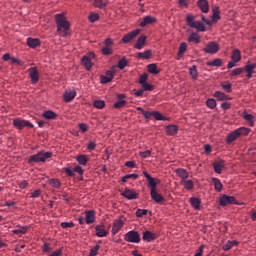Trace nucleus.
Masks as SVG:
<instances>
[{"label": "nucleus", "instance_id": "50", "mask_svg": "<svg viewBox=\"0 0 256 256\" xmlns=\"http://www.w3.org/2000/svg\"><path fill=\"white\" fill-rule=\"evenodd\" d=\"M128 64H129V62L127 61V59H126V58H123V59L119 60V62H118V68L121 69V70H123L125 67L128 66Z\"/></svg>", "mask_w": 256, "mask_h": 256}, {"label": "nucleus", "instance_id": "5", "mask_svg": "<svg viewBox=\"0 0 256 256\" xmlns=\"http://www.w3.org/2000/svg\"><path fill=\"white\" fill-rule=\"evenodd\" d=\"M194 20L195 18L192 14H188L186 16V23L188 26L192 28H196L198 32H205L206 31L205 23L200 21H194Z\"/></svg>", "mask_w": 256, "mask_h": 256}, {"label": "nucleus", "instance_id": "33", "mask_svg": "<svg viewBox=\"0 0 256 256\" xmlns=\"http://www.w3.org/2000/svg\"><path fill=\"white\" fill-rule=\"evenodd\" d=\"M223 65V61L219 58L214 59L213 61L206 62V66L208 67H221Z\"/></svg>", "mask_w": 256, "mask_h": 256}, {"label": "nucleus", "instance_id": "31", "mask_svg": "<svg viewBox=\"0 0 256 256\" xmlns=\"http://www.w3.org/2000/svg\"><path fill=\"white\" fill-rule=\"evenodd\" d=\"M190 203L195 210L201 209V200L199 198L192 197Z\"/></svg>", "mask_w": 256, "mask_h": 256}, {"label": "nucleus", "instance_id": "9", "mask_svg": "<svg viewBox=\"0 0 256 256\" xmlns=\"http://www.w3.org/2000/svg\"><path fill=\"white\" fill-rule=\"evenodd\" d=\"M219 204L225 207L228 205H236L237 201L233 196H227V194H222L219 200Z\"/></svg>", "mask_w": 256, "mask_h": 256}, {"label": "nucleus", "instance_id": "58", "mask_svg": "<svg viewBox=\"0 0 256 256\" xmlns=\"http://www.w3.org/2000/svg\"><path fill=\"white\" fill-rule=\"evenodd\" d=\"M99 249H100L99 245L94 246L91 249L89 256H96V255H98Z\"/></svg>", "mask_w": 256, "mask_h": 256}, {"label": "nucleus", "instance_id": "59", "mask_svg": "<svg viewBox=\"0 0 256 256\" xmlns=\"http://www.w3.org/2000/svg\"><path fill=\"white\" fill-rule=\"evenodd\" d=\"M64 171H65V174H66L68 177H74V176H75L74 169H71V168H64Z\"/></svg>", "mask_w": 256, "mask_h": 256}, {"label": "nucleus", "instance_id": "21", "mask_svg": "<svg viewBox=\"0 0 256 256\" xmlns=\"http://www.w3.org/2000/svg\"><path fill=\"white\" fill-rule=\"evenodd\" d=\"M155 239H156L155 233H153L149 230H146L143 232V241L144 242L150 243V242L155 241Z\"/></svg>", "mask_w": 256, "mask_h": 256}, {"label": "nucleus", "instance_id": "20", "mask_svg": "<svg viewBox=\"0 0 256 256\" xmlns=\"http://www.w3.org/2000/svg\"><path fill=\"white\" fill-rule=\"evenodd\" d=\"M96 235L100 238L106 237L109 232L105 229V225H96L95 226Z\"/></svg>", "mask_w": 256, "mask_h": 256}, {"label": "nucleus", "instance_id": "28", "mask_svg": "<svg viewBox=\"0 0 256 256\" xmlns=\"http://www.w3.org/2000/svg\"><path fill=\"white\" fill-rule=\"evenodd\" d=\"M156 19L154 16H145L144 20L140 23L141 27H146L147 25L154 24Z\"/></svg>", "mask_w": 256, "mask_h": 256}, {"label": "nucleus", "instance_id": "57", "mask_svg": "<svg viewBox=\"0 0 256 256\" xmlns=\"http://www.w3.org/2000/svg\"><path fill=\"white\" fill-rule=\"evenodd\" d=\"M244 73V69L243 68H236L234 69L230 75L233 77V76H238L240 74Z\"/></svg>", "mask_w": 256, "mask_h": 256}, {"label": "nucleus", "instance_id": "23", "mask_svg": "<svg viewBox=\"0 0 256 256\" xmlns=\"http://www.w3.org/2000/svg\"><path fill=\"white\" fill-rule=\"evenodd\" d=\"M146 41H147V36H144V35L140 36L137 39V42L135 43L134 48L137 49V50L143 49L145 47Z\"/></svg>", "mask_w": 256, "mask_h": 256}, {"label": "nucleus", "instance_id": "22", "mask_svg": "<svg viewBox=\"0 0 256 256\" xmlns=\"http://www.w3.org/2000/svg\"><path fill=\"white\" fill-rule=\"evenodd\" d=\"M27 45L31 49H35L37 47H40L41 41L38 38H27Z\"/></svg>", "mask_w": 256, "mask_h": 256}, {"label": "nucleus", "instance_id": "61", "mask_svg": "<svg viewBox=\"0 0 256 256\" xmlns=\"http://www.w3.org/2000/svg\"><path fill=\"white\" fill-rule=\"evenodd\" d=\"M96 147H97V144H96V142H94V141L89 142L88 145H87V149H88L89 151L95 150Z\"/></svg>", "mask_w": 256, "mask_h": 256}, {"label": "nucleus", "instance_id": "49", "mask_svg": "<svg viewBox=\"0 0 256 256\" xmlns=\"http://www.w3.org/2000/svg\"><path fill=\"white\" fill-rule=\"evenodd\" d=\"M93 105L97 109H103V108H105V101H103V100H95Z\"/></svg>", "mask_w": 256, "mask_h": 256}, {"label": "nucleus", "instance_id": "8", "mask_svg": "<svg viewBox=\"0 0 256 256\" xmlns=\"http://www.w3.org/2000/svg\"><path fill=\"white\" fill-rule=\"evenodd\" d=\"M13 125L18 130H22V129H24V127H28V128H33L34 127V124H32V122H30L28 120L21 119V118L14 119L13 120Z\"/></svg>", "mask_w": 256, "mask_h": 256}, {"label": "nucleus", "instance_id": "38", "mask_svg": "<svg viewBox=\"0 0 256 256\" xmlns=\"http://www.w3.org/2000/svg\"><path fill=\"white\" fill-rule=\"evenodd\" d=\"M188 41L190 43L198 44L201 41V38L196 34V32H192V34L188 37Z\"/></svg>", "mask_w": 256, "mask_h": 256}, {"label": "nucleus", "instance_id": "18", "mask_svg": "<svg viewBox=\"0 0 256 256\" xmlns=\"http://www.w3.org/2000/svg\"><path fill=\"white\" fill-rule=\"evenodd\" d=\"M243 72L247 73V77L250 79L254 75V69L256 68V63L247 64L246 66L242 67Z\"/></svg>", "mask_w": 256, "mask_h": 256}, {"label": "nucleus", "instance_id": "16", "mask_svg": "<svg viewBox=\"0 0 256 256\" xmlns=\"http://www.w3.org/2000/svg\"><path fill=\"white\" fill-rule=\"evenodd\" d=\"M122 197L127 198L129 200L137 199L138 193L133 189H126L122 192Z\"/></svg>", "mask_w": 256, "mask_h": 256}, {"label": "nucleus", "instance_id": "52", "mask_svg": "<svg viewBox=\"0 0 256 256\" xmlns=\"http://www.w3.org/2000/svg\"><path fill=\"white\" fill-rule=\"evenodd\" d=\"M126 105H127V101L126 100H119V101L114 103V108L120 109V108H123Z\"/></svg>", "mask_w": 256, "mask_h": 256}, {"label": "nucleus", "instance_id": "41", "mask_svg": "<svg viewBox=\"0 0 256 256\" xmlns=\"http://www.w3.org/2000/svg\"><path fill=\"white\" fill-rule=\"evenodd\" d=\"M88 161L89 158L86 154H80V156L77 157V162H79L80 165H86Z\"/></svg>", "mask_w": 256, "mask_h": 256}, {"label": "nucleus", "instance_id": "36", "mask_svg": "<svg viewBox=\"0 0 256 256\" xmlns=\"http://www.w3.org/2000/svg\"><path fill=\"white\" fill-rule=\"evenodd\" d=\"M180 183L182 186H184L186 190H192L194 188V182L191 180H187V178L184 181H181Z\"/></svg>", "mask_w": 256, "mask_h": 256}, {"label": "nucleus", "instance_id": "7", "mask_svg": "<svg viewBox=\"0 0 256 256\" xmlns=\"http://www.w3.org/2000/svg\"><path fill=\"white\" fill-rule=\"evenodd\" d=\"M126 242L129 243H140L141 242V236L140 233L137 231H129L125 234L124 237Z\"/></svg>", "mask_w": 256, "mask_h": 256}, {"label": "nucleus", "instance_id": "26", "mask_svg": "<svg viewBox=\"0 0 256 256\" xmlns=\"http://www.w3.org/2000/svg\"><path fill=\"white\" fill-rule=\"evenodd\" d=\"M77 96V92L76 91H73V90H69V91H66L63 95L64 97V100L66 102H70L72 101L73 99H75V97Z\"/></svg>", "mask_w": 256, "mask_h": 256}, {"label": "nucleus", "instance_id": "43", "mask_svg": "<svg viewBox=\"0 0 256 256\" xmlns=\"http://www.w3.org/2000/svg\"><path fill=\"white\" fill-rule=\"evenodd\" d=\"M138 58L141 59H149L152 56V51L151 50H147L145 52H140L137 54Z\"/></svg>", "mask_w": 256, "mask_h": 256}, {"label": "nucleus", "instance_id": "45", "mask_svg": "<svg viewBox=\"0 0 256 256\" xmlns=\"http://www.w3.org/2000/svg\"><path fill=\"white\" fill-rule=\"evenodd\" d=\"M27 230H28L27 226H22V227L19 226V229L13 230L12 233L15 235H18V234L24 235L26 234Z\"/></svg>", "mask_w": 256, "mask_h": 256}, {"label": "nucleus", "instance_id": "60", "mask_svg": "<svg viewBox=\"0 0 256 256\" xmlns=\"http://www.w3.org/2000/svg\"><path fill=\"white\" fill-rule=\"evenodd\" d=\"M233 248L232 246V242L231 241H227L225 245L222 246V249L224 251H229Z\"/></svg>", "mask_w": 256, "mask_h": 256}, {"label": "nucleus", "instance_id": "12", "mask_svg": "<svg viewBox=\"0 0 256 256\" xmlns=\"http://www.w3.org/2000/svg\"><path fill=\"white\" fill-rule=\"evenodd\" d=\"M95 58V54L94 53H90L89 56L85 55L82 58V64L85 66L87 71H91V68L93 66V63L91 61V59Z\"/></svg>", "mask_w": 256, "mask_h": 256}, {"label": "nucleus", "instance_id": "47", "mask_svg": "<svg viewBox=\"0 0 256 256\" xmlns=\"http://www.w3.org/2000/svg\"><path fill=\"white\" fill-rule=\"evenodd\" d=\"M139 178V175L138 174H127L125 176L122 177V182L125 183L127 182V180L129 179H133V180H136Z\"/></svg>", "mask_w": 256, "mask_h": 256}, {"label": "nucleus", "instance_id": "24", "mask_svg": "<svg viewBox=\"0 0 256 256\" xmlns=\"http://www.w3.org/2000/svg\"><path fill=\"white\" fill-rule=\"evenodd\" d=\"M124 226V222L122 220H115L114 221V225H113V235H116L120 232V230L122 229V227Z\"/></svg>", "mask_w": 256, "mask_h": 256}, {"label": "nucleus", "instance_id": "29", "mask_svg": "<svg viewBox=\"0 0 256 256\" xmlns=\"http://www.w3.org/2000/svg\"><path fill=\"white\" fill-rule=\"evenodd\" d=\"M43 117L46 118V119H49V120H53V119H56L58 114L55 113L54 111L52 110H46L43 112Z\"/></svg>", "mask_w": 256, "mask_h": 256}, {"label": "nucleus", "instance_id": "14", "mask_svg": "<svg viewBox=\"0 0 256 256\" xmlns=\"http://www.w3.org/2000/svg\"><path fill=\"white\" fill-rule=\"evenodd\" d=\"M30 80L32 83L36 84L40 80V73L36 67H31L29 69Z\"/></svg>", "mask_w": 256, "mask_h": 256}, {"label": "nucleus", "instance_id": "2", "mask_svg": "<svg viewBox=\"0 0 256 256\" xmlns=\"http://www.w3.org/2000/svg\"><path fill=\"white\" fill-rule=\"evenodd\" d=\"M54 19L57 24L58 35L61 37H67L69 35V28H70V23L67 19V16H65V14L63 13H60V14H56L54 16Z\"/></svg>", "mask_w": 256, "mask_h": 256}, {"label": "nucleus", "instance_id": "42", "mask_svg": "<svg viewBox=\"0 0 256 256\" xmlns=\"http://www.w3.org/2000/svg\"><path fill=\"white\" fill-rule=\"evenodd\" d=\"M48 183L50 186L56 189H59L61 187V182L57 178H51Z\"/></svg>", "mask_w": 256, "mask_h": 256}, {"label": "nucleus", "instance_id": "25", "mask_svg": "<svg viewBox=\"0 0 256 256\" xmlns=\"http://www.w3.org/2000/svg\"><path fill=\"white\" fill-rule=\"evenodd\" d=\"M225 168V161H214V171L218 174L222 173V170Z\"/></svg>", "mask_w": 256, "mask_h": 256}, {"label": "nucleus", "instance_id": "11", "mask_svg": "<svg viewBox=\"0 0 256 256\" xmlns=\"http://www.w3.org/2000/svg\"><path fill=\"white\" fill-rule=\"evenodd\" d=\"M141 33L140 29L133 30L129 34L122 37V43L128 44L135 39Z\"/></svg>", "mask_w": 256, "mask_h": 256}, {"label": "nucleus", "instance_id": "44", "mask_svg": "<svg viewBox=\"0 0 256 256\" xmlns=\"http://www.w3.org/2000/svg\"><path fill=\"white\" fill-rule=\"evenodd\" d=\"M221 88L228 93L232 92V84H230L228 81L221 83Z\"/></svg>", "mask_w": 256, "mask_h": 256}, {"label": "nucleus", "instance_id": "51", "mask_svg": "<svg viewBox=\"0 0 256 256\" xmlns=\"http://www.w3.org/2000/svg\"><path fill=\"white\" fill-rule=\"evenodd\" d=\"M206 106L210 109H214L217 106V102L215 99L206 100Z\"/></svg>", "mask_w": 256, "mask_h": 256}, {"label": "nucleus", "instance_id": "32", "mask_svg": "<svg viewBox=\"0 0 256 256\" xmlns=\"http://www.w3.org/2000/svg\"><path fill=\"white\" fill-rule=\"evenodd\" d=\"M147 69L150 74L158 75L160 73V70L158 69L157 64L155 63L149 64Z\"/></svg>", "mask_w": 256, "mask_h": 256}, {"label": "nucleus", "instance_id": "62", "mask_svg": "<svg viewBox=\"0 0 256 256\" xmlns=\"http://www.w3.org/2000/svg\"><path fill=\"white\" fill-rule=\"evenodd\" d=\"M39 196H41V189H37L30 194V198H38Z\"/></svg>", "mask_w": 256, "mask_h": 256}, {"label": "nucleus", "instance_id": "56", "mask_svg": "<svg viewBox=\"0 0 256 256\" xmlns=\"http://www.w3.org/2000/svg\"><path fill=\"white\" fill-rule=\"evenodd\" d=\"M100 18L99 14L97 13H92L89 15V20L91 23H95L96 21H98Z\"/></svg>", "mask_w": 256, "mask_h": 256}, {"label": "nucleus", "instance_id": "54", "mask_svg": "<svg viewBox=\"0 0 256 256\" xmlns=\"http://www.w3.org/2000/svg\"><path fill=\"white\" fill-rule=\"evenodd\" d=\"M102 53L105 56L113 55V50L112 48L106 46L102 48Z\"/></svg>", "mask_w": 256, "mask_h": 256}, {"label": "nucleus", "instance_id": "30", "mask_svg": "<svg viewBox=\"0 0 256 256\" xmlns=\"http://www.w3.org/2000/svg\"><path fill=\"white\" fill-rule=\"evenodd\" d=\"M214 97L219 101L231 100V97L220 91L215 92Z\"/></svg>", "mask_w": 256, "mask_h": 256}, {"label": "nucleus", "instance_id": "55", "mask_svg": "<svg viewBox=\"0 0 256 256\" xmlns=\"http://www.w3.org/2000/svg\"><path fill=\"white\" fill-rule=\"evenodd\" d=\"M60 226L63 228V229H68V228H73L75 227V224L73 222H62L60 224Z\"/></svg>", "mask_w": 256, "mask_h": 256}, {"label": "nucleus", "instance_id": "48", "mask_svg": "<svg viewBox=\"0 0 256 256\" xmlns=\"http://www.w3.org/2000/svg\"><path fill=\"white\" fill-rule=\"evenodd\" d=\"M190 75L192 76L193 80H197L198 77V71L197 66H192V68L189 69Z\"/></svg>", "mask_w": 256, "mask_h": 256}, {"label": "nucleus", "instance_id": "64", "mask_svg": "<svg viewBox=\"0 0 256 256\" xmlns=\"http://www.w3.org/2000/svg\"><path fill=\"white\" fill-rule=\"evenodd\" d=\"M63 254L62 249L55 250L50 256H61Z\"/></svg>", "mask_w": 256, "mask_h": 256}, {"label": "nucleus", "instance_id": "53", "mask_svg": "<svg viewBox=\"0 0 256 256\" xmlns=\"http://www.w3.org/2000/svg\"><path fill=\"white\" fill-rule=\"evenodd\" d=\"M148 210L147 209H137L136 210V217L137 218H143L144 215H147Z\"/></svg>", "mask_w": 256, "mask_h": 256}, {"label": "nucleus", "instance_id": "63", "mask_svg": "<svg viewBox=\"0 0 256 256\" xmlns=\"http://www.w3.org/2000/svg\"><path fill=\"white\" fill-rule=\"evenodd\" d=\"M79 129H80L81 132L85 133L89 130V126L87 124L81 123L79 125Z\"/></svg>", "mask_w": 256, "mask_h": 256}, {"label": "nucleus", "instance_id": "1", "mask_svg": "<svg viewBox=\"0 0 256 256\" xmlns=\"http://www.w3.org/2000/svg\"><path fill=\"white\" fill-rule=\"evenodd\" d=\"M144 177L147 179V182L150 187V197L152 201H154L157 204H163L166 200L162 196V194L158 193L157 191V185H159L160 180L158 178L152 177L149 173L144 172Z\"/></svg>", "mask_w": 256, "mask_h": 256}, {"label": "nucleus", "instance_id": "27", "mask_svg": "<svg viewBox=\"0 0 256 256\" xmlns=\"http://www.w3.org/2000/svg\"><path fill=\"white\" fill-rule=\"evenodd\" d=\"M176 173H177V176H178L179 178H181V181H184V180H186V179L189 178V173H188V171H187L186 169H184V168H178V169L176 170Z\"/></svg>", "mask_w": 256, "mask_h": 256}, {"label": "nucleus", "instance_id": "4", "mask_svg": "<svg viewBox=\"0 0 256 256\" xmlns=\"http://www.w3.org/2000/svg\"><path fill=\"white\" fill-rule=\"evenodd\" d=\"M53 156L52 152L40 151L37 154H33L29 157V163L46 162L48 158Z\"/></svg>", "mask_w": 256, "mask_h": 256}, {"label": "nucleus", "instance_id": "10", "mask_svg": "<svg viewBox=\"0 0 256 256\" xmlns=\"http://www.w3.org/2000/svg\"><path fill=\"white\" fill-rule=\"evenodd\" d=\"M147 80H148V75H147V73H144L143 75H141L139 77L138 82L142 85V88L145 91H152V90H154V86L151 85V84H148Z\"/></svg>", "mask_w": 256, "mask_h": 256}, {"label": "nucleus", "instance_id": "34", "mask_svg": "<svg viewBox=\"0 0 256 256\" xmlns=\"http://www.w3.org/2000/svg\"><path fill=\"white\" fill-rule=\"evenodd\" d=\"M178 132V127L176 125H168L166 126L167 135H176Z\"/></svg>", "mask_w": 256, "mask_h": 256}, {"label": "nucleus", "instance_id": "19", "mask_svg": "<svg viewBox=\"0 0 256 256\" xmlns=\"http://www.w3.org/2000/svg\"><path fill=\"white\" fill-rule=\"evenodd\" d=\"M197 5H198L200 11L203 13H208L210 10L208 0H198Z\"/></svg>", "mask_w": 256, "mask_h": 256}, {"label": "nucleus", "instance_id": "40", "mask_svg": "<svg viewBox=\"0 0 256 256\" xmlns=\"http://www.w3.org/2000/svg\"><path fill=\"white\" fill-rule=\"evenodd\" d=\"M212 181H213V183H214V188H215V190L218 192V193H220V191L222 190V188H223V185H222V183L220 182V180H219V178H212Z\"/></svg>", "mask_w": 256, "mask_h": 256}, {"label": "nucleus", "instance_id": "46", "mask_svg": "<svg viewBox=\"0 0 256 256\" xmlns=\"http://www.w3.org/2000/svg\"><path fill=\"white\" fill-rule=\"evenodd\" d=\"M107 5V2H104V0H94V7L99 9H104Z\"/></svg>", "mask_w": 256, "mask_h": 256}, {"label": "nucleus", "instance_id": "3", "mask_svg": "<svg viewBox=\"0 0 256 256\" xmlns=\"http://www.w3.org/2000/svg\"><path fill=\"white\" fill-rule=\"evenodd\" d=\"M250 133V129L246 128V127H240L237 128L236 130H234L233 132H231L227 138H226V142L228 144H231L233 141L237 140L238 138H240L242 135H248Z\"/></svg>", "mask_w": 256, "mask_h": 256}, {"label": "nucleus", "instance_id": "35", "mask_svg": "<svg viewBox=\"0 0 256 256\" xmlns=\"http://www.w3.org/2000/svg\"><path fill=\"white\" fill-rule=\"evenodd\" d=\"M188 45L187 43H181L179 48H178V59L182 58L184 53L187 51Z\"/></svg>", "mask_w": 256, "mask_h": 256}, {"label": "nucleus", "instance_id": "6", "mask_svg": "<svg viewBox=\"0 0 256 256\" xmlns=\"http://www.w3.org/2000/svg\"><path fill=\"white\" fill-rule=\"evenodd\" d=\"M137 110L141 111V113L143 114V116L146 119H151L152 117H154L157 121H166L167 120V118L165 116H163V114H161L160 112L145 111L143 108H141V106H138Z\"/></svg>", "mask_w": 256, "mask_h": 256}, {"label": "nucleus", "instance_id": "37", "mask_svg": "<svg viewBox=\"0 0 256 256\" xmlns=\"http://www.w3.org/2000/svg\"><path fill=\"white\" fill-rule=\"evenodd\" d=\"M231 59L234 63H239V61L241 60V52L237 50V48L232 52Z\"/></svg>", "mask_w": 256, "mask_h": 256}, {"label": "nucleus", "instance_id": "13", "mask_svg": "<svg viewBox=\"0 0 256 256\" xmlns=\"http://www.w3.org/2000/svg\"><path fill=\"white\" fill-rule=\"evenodd\" d=\"M204 51L208 53L209 55H215L219 51V44L215 42H210L206 44V47L204 48Z\"/></svg>", "mask_w": 256, "mask_h": 256}, {"label": "nucleus", "instance_id": "15", "mask_svg": "<svg viewBox=\"0 0 256 256\" xmlns=\"http://www.w3.org/2000/svg\"><path fill=\"white\" fill-rule=\"evenodd\" d=\"M113 77H114V71L113 70H108L106 72V75H102L100 76V83L101 84H107L113 81Z\"/></svg>", "mask_w": 256, "mask_h": 256}, {"label": "nucleus", "instance_id": "17", "mask_svg": "<svg viewBox=\"0 0 256 256\" xmlns=\"http://www.w3.org/2000/svg\"><path fill=\"white\" fill-rule=\"evenodd\" d=\"M95 221H96L95 210H87L86 217H85L86 225H91V223H94Z\"/></svg>", "mask_w": 256, "mask_h": 256}, {"label": "nucleus", "instance_id": "39", "mask_svg": "<svg viewBox=\"0 0 256 256\" xmlns=\"http://www.w3.org/2000/svg\"><path fill=\"white\" fill-rule=\"evenodd\" d=\"M242 116L245 119V121L249 122L250 126H254V116H253V114L243 112Z\"/></svg>", "mask_w": 256, "mask_h": 256}]
</instances>
